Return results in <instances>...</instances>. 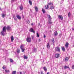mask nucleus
<instances>
[{
    "instance_id": "obj_6",
    "label": "nucleus",
    "mask_w": 74,
    "mask_h": 74,
    "mask_svg": "<svg viewBox=\"0 0 74 74\" xmlns=\"http://www.w3.org/2000/svg\"><path fill=\"white\" fill-rule=\"evenodd\" d=\"M55 49L56 51H58V52H60V48H59V47H57L55 48Z\"/></svg>"
},
{
    "instance_id": "obj_5",
    "label": "nucleus",
    "mask_w": 74,
    "mask_h": 74,
    "mask_svg": "<svg viewBox=\"0 0 74 74\" xmlns=\"http://www.w3.org/2000/svg\"><path fill=\"white\" fill-rule=\"evenodd\" d=\"M58 18L60 19L61 21H62L63 19V16L61 15H59L58 16Z\"/></svg>"
},
{
    "instance_id": "obj_28",
    "label": "nucleus",
    "mask_w": 74,
    "mask_h": 74,
    "mask_svg": "<svg viewBox=\"0 0 74 74\" xmlns=\"http://www.w3.org/2000/svg\"><path fill=\"white\" fill-rule=\"evenodd\" d=\"M43 69H44V70L45 71H47V68H46V67H44Z\"/></svg>"
},
{
    "instance_id": "obj_17",
    "label": "nucleus",
    "mask_w": 74,
    "mask_h": 74,
    "mask_svg": "<svg viewBox=\"0 0 74 74\" xmlns=\"http://www.w3.org/2000/svg\"><path fill=\"white\" fill-rule=\"evenodd\" d=\"M11 41L12 42L13 41V40H14V37L13 36H11Z\"/></svg>"
},
{
    "instance_id": "obj_46",
    "label": "nucleus",
    "mask_w": 74,
    "mask_h": 74,
    "mask_svg": "<svg viewBox=\"0 0 74 74\" xmlns=\"http://www.w3.org/2000/svg\"><path fill=\"white\" fill-rule=\"evenodd\" d=\"M31 25H33V23L31 24Z\"/></svg>"
},
{
    "instance_id": "obj_29",
    "label": "nucleus",
    "mask_w": 74,
    "mask_h": 74,
    "mask_svg": "<svg viewBox=\"0 0 74 74\" xmlns=\"http://www.w3.org/2000/svg\"><path fill=\"white\" fill-rule=\"evenodd\" d=\"M10 62H11V63H12L13 62H14V60L12 59L11 58L10 60Z\"/></svg>"
},
{
    "instance_id": "obj_47",
    "label": "nucleus",
    "mask_w": 74,
    "mask_h": 74,
    "mask_svg": "<svg viewBox=\"0 0 74 74\" xmlns=\"http://www.w3.org/2000/svg\"><path fill=\"white\" fill-rule=\"evenodd\" d=\"M38 24H39V25H40V23H38Z\"/></svg>"
},
{
    "instance_id": "obj_13",
    "label": "nucleus",
    "mask_w": 74,
    "mask_h": 74,
    "mask_svg": "<svg viewBox=\"0 0 74 74\" xmlns=\"http://www.w3.org/2000/svg\"><path fill=\"white\" fill-rule=\"evenodd\" d=\"M34 8H35V11L36 12H38V8H37V6H35Z\"/></svg>"
},
{
    "instance_id": "obj_38",
    "label": "nucleus",
    "mask_w": 74,
    "mask_h": 74,
    "mask_svg": "<svg viewBox=\"0 0 74 74\" xmlns=\"http://www.w3.org/2000/svg\"><path fill=\"white\" fill-rule=\"evenodd\" d=\"M40 74H44V73H43V72L41 71Z\"/></svg>"
},
{
    "instance_id": "obj_44",
    "label": "nucleus",
    "mask_w": 74,
    "mask_h": 74,
    "mask_svg": "<svg viewBox=\"0 0 74 74\" xmlns=\"http://www.w3.org/2000/svg\"><path fill=\"white\" fill-rule=\"evenodd\" d=\"M15 1V0H12V1Z\"/></svg>"
},
{
    "instance_id": "obj_41",
    "label": "nucleus",
    "mask_w": 74,
    "mask_h": 74,
    "mask_svg": "<svg viewBox=\"0 0 74 74\" xmlns=\"http://www.w3.org/2000/svg\"><path fill=\"white\" fill-rule=\"evenodd\" d=\"M3 70H4V69H5V67H4V66H3Z\"/></svg>"
},
{
    "instance_id": "obj_7",
    "label": "nucleus",
    "mask_w": 74,
    "mask_h": 74,
    "mask_svg": "<svg viewBox=\"0 0 74 74\" xmlns=\"http://www.w3.org/2000/svg\"><path fill=\"white\" fill-rule=\"evenodd\" d=\"M20 48L22 50V52H23L25 50V49H23V45H21L20 47Z\"/></svg>"
},
{
    "instance_id": "obj_42",
    "label": "nucleus",
    "mask_w": 74,
    "mask_h": 74,
    "mask_svg": "<svg viewBox=\"0 0 74 74\" xmlns=\"http://www.w3.org/2000/svg\"><path fill=\"white\" fill-rule=\"evenodd\" d=\"M46 37V36H45V35H44V38H45Z\"/></svg>"
},
{
    "instance_id": "obj_11",
    "label": "nucleus",
    "mask_w": 74,
    "mask_h": 74,
    "mask_svg": "<svg viewBox=\"0 0 74 74\" xmlns=\"http://www.w3.org/2000/svg\"><path fill=\"white\" fill-rule=\"evenodd\" d=\"M30 32H33V33H35V32L34 31V30L33 29L31 28L29 30Z\"/></svg>"
},
{
    "instance_id": "obj_31",
    "label": "nucleus",
    "mask_w": 74,
    "mask_h": 74,
    "mask_svg": "<svg viewBox=\"0 0 74 74\" xmlns=\"http://www.w3.org/2000/svg\"><path fill=\"white\" fill-rule=\"evenodd\" d=\"M36 35L37 36V37H39L40 36H39V35L38 34V32H37Z\"/></svg>"
},
{
    "instance_id": "obj_1",
    "label": "nucleus",
    "mask_w": 74,
    "mask_h": 74,
    "mask_svg": "<svg viewBox=\"0 0 74 74\" xmlns=\"http://www.w3.org/2000/svg\"><path fill=\"white\" fill-rule=\"evenodd\" d=\"M6 29L5 26L3 27V31L1 32V34L3 35V36H4V34H5V33H4L6 32Z\"/></svg>"
},
{
    "instance_id": "obj_16",
    "label": "nucleus",
    "mask_w": 74,
    "mask_h": 74,
    "mask_svg": "<svg viewBox=\"0 0 74 74\" xmlns=\"http://www.w3.org/2000/svg\"><path fill=\"white\" fill-rule=\"evenodd\" d=\"M52 22L51 21V20L50 19H49V24H51L52 23Z\"/></svg>"
},
{
    "instance_id": "obj_12",
    "label": "nucleus",
    "mask_w": 74,
    "mask_h": 74,
    "mask_svg": "<svg viewBox=\"0 0 74 74\" xmlns=\"http://www.w3.org/2000/svg\"><path fill=\"white\" fill-rule=\"evenodd\" d=\"M16 17L18 19H21V17L19 15H17L16 16Z\"/></svg>"
},
{
    "instance_id": "obj_22",
    "label": "nucleus",
    "mask_w": 74,
    "mask_h": 74,
    "mask_svg": "<svg viewBox=\"0 0 74 74\" xmlns=\"http://www.w3.org/2000/svg\"><path fill=\"white\" fill-rule=\"evenodd\" d=\"M17 53H18L20 52V50L18 49L17 50Z\"/></svg>"
},
{
    "instance_id": "obj_30",
    "label": "nucleus",
    "mask_w": 74,
    "mask_h": 74,
    "mask_svg": "<svg viewBox=\"0 0 74 74\" xmlns=\"http://www.w3.org/2000/svg\"><path fill=\"white\" fill-rule=\"evenodd\" d=\"M2 16L3 18H4V17H5V14H2Z\"/></svg>"
},
{
    "instance_id": "obj_2",
    "label": "nucleus",
    "mask_w": 74,
    "mask_h": 74,
    "mask_svg": "<svg viewBox=\"0 0 74 74\" xmlns=\"http://www.w3.org/2000/svg\"><path fill=\"white\" fill-rule=\"evenodd\" d=\"M53 5V3H49L48 4V5H46L45 7V9H48V5Z\"/></svg>"
},
{
    "instance_id": "obj_45",
    "label": "nucleus",
    "mask_w": 74,
    "mask_h": 74,
    "mask_svg": "<svg viewBox=\"0 0 74 74\" xmlns=\"http://www.w3.org/2000/svg\"><path fill=\"white\" fill-rule=\"evenodd\" d=\"M72 30H74V28H72Z\"/></svg>"
},
{
    "instance_id": "obj_14",
    "label": "nucleus",
    "mask_w": 74,
    "mask_h": 74,
    "mask_svg": "<svg viewBox=\"0 0 74 74\" xmlns=\"http://www.w3.org/2000/svg\"><path fill=\"white\" fill-rule=\"evenodd\" d=\"M47 48H50V45H49V43H47Z\"/></svg>"
},
{
    "instance_id": "obj_43",
    "label": "nucleus",
    "mask_w": 74,
    "mask_h": 74,
    "mask_svg": "<svg viewBox=\"0 0 74 74\" xmlns=\"http://www.w3.org/2000/svg\"><path fill=\"white\" fill-rule=\"evenodd\" d=\"M39 41H41V40L40 39H39Z\"/></svg>"
},
{
    "instance_id": "obj_24",
    "label": "nucleus",
    "mask_w": 74,
    "mask_h": 74,
    "mask_svg": "<svg viewBox=\"0 0 74 74\" xmlns=\"http://www.w3.org/2000/svg\"><path fill=\"white\" fill-rule=\"evenodd\" d=\"M29 3L30 5H32V1H31L29 0Z\"/></svg>"
},
{
    "instance_id": "obj_33",
    "label": "nucleus",
    "mask_w": 74,
    "mask_h": 74,
    "mask_svg": "<svg viewBox=\"0 0 74 74\" xmlns=\"http://www.w3.org/2000/svg\"><path fill=\"white\" fill-rule=\"evenodd\" d=\"M54 7H53V6H51L50 8V9H51V10H53V9H54Z\"/></svg>"
},
{
    "instance_id": "obj_36",
    "label": "nucleus",
    "mask_w": 74,
    "mask_h": 74,
    "mask_svg": "<svg viewBox=\"0 0 74 74\" xmlns=\"http://www.w3.org/2000/svg\"><path fill=\"white\" fill-rule=\"evenodd\" d=\"M71 15V14L70 13V12H69L68 13L69 17H70V16Z\"/></svg>"
},
{
    "instance_id": "obj_27",
    "label": "nucleus",
    "mask_w": 74,
    "mask_h": 74,
    "mask_svg": "<svg viewBox=\"0 0 74 74\" xmlns=\"http://www.w3.org/2000/svg\"><path fill=\"white\" fill-rule=\"evenodd\" d=\"M16 71H13L12 72V74H16Z\"/></svg>"
},
{
    "instance_id": "obj_18",
    "label": "nucleus",
    "mask_w": 74,
    "mask_h": 74,
    "mask_svg": "<svg viewBox=\"0 0 74 74\" xmlns=\"http://www.w3.org/2000/svg\"><path fill=\"white\" fill-rule=\"evenodd\" d=\"M57 35H58V32H56L54 33V35L55 36H56Z\"/></svg>"
},
{
    "instance_id": "obj_32",
    "label": "nucleus",
    "mask_w": 74,
    "mask_h": 74,
    "mask_svg": "<svg viewBox=\"0 0 74 74\" xmlns=\"http://www.w3.org/2000/svg\"><path fill=\"white\" fill-rule=\"evenodd\" d=\"M33 51L34 52H36V48H34Z\"/></svg>"
},
{
    "instance_id": "obj_3",
    "label": "nucleus",
    "mask_w": 74,
    "mask_h": 74,
    "mask_svg": "<svg viewBox=\"0 0 74 74\" xmlns=\"http://www.w3.org/2000/svg\"><path fill=\"white\" fill-rule=\"evenodd\" d=\"M26 40L27 42H31V38L30 37H27L26 39Z\"/></svg>"
},
{
    "instance_id": "obj_35",
    "label": "nucleus",
    "mask_w": 74,
    "mask_h": 74,
    "mask_svg": "<svg viewBox=\"0 0 74 74\" xmlns=\"http://www.w3.org/2000/svg\"><path fill=\"white\" fill-rule=\"evenodd\" d=\"M14 20H15V21H16L17 20V19H16V17L14 16Z\"/></svg>"
},
{
    "instance_id": "obj_23",
    "label": "nucleus",
    "mask_w": 74,
    "mask_h": 74,
    "mask_svg": "<svg viewBox=\"0 0 74 74\" xmlns=\"http://www.w3.org/2000/svg\"><path fill=\"white\" fill-rule=\"evenodd\" d=\"M5 71L6 73H10V71L9 70H5Z\"/></svg>"
},
{
    "instance_id": "obj_4",
    "label": "nucleus",
    "mask_w": 74,
    "mask_h": 74,
    "mask_svg": "<svg viewBox=\"0 0 74 74\" xmlns=\"http://www.w3.org/2000/svg\"><path fill=\"white\" fill-rule=\"evenodd\" d=\"M69 44L68 42H67L66 43L65 45V47L66 48V49H67L68 48V47H69Z\"/></svg>"
},
{
    "instance_id": "obj_21",
    "label": "nucleus",
    "mask_w": 74,
    "mask_h": 74,
    "mask_svg": "<svg viewBox=\"0 0 74 74\" xmlns=\"http://www.w3.org/2000/svg\"><path fill=\"white\" fill-rule=\"evenodd\" d=\"M52 42L53 45H54V42H55V40H54V38H53Z\"/></svg>"
},
{
    "instance_id": "obj_26",
    "label": "nucleus",
    "mask_w": 74,
    "mask_h": 74,
    "mask_svg": "<svg viewBox=\"0 0 74 74\" xmlns=\"http://www.w3.org/2000/svg\"><path fill=\"white\" fill-rule=\"evenodd\" d=\"M24 58L25 59H27V57L25 55H24Z\"/></svg>"
},
{
    "instance_id": "obj_20",
    "label": "nucleus",
    "mask_w": 74,
    "mask_h": 74,
    "mask_svg": "<svg viewBox=\"0 0 74 74\" xmlns=\"http://www.w3.org/2000/svg\"><path fill=\"white\" fill-rule=\"evenodd\" d=\"M42 11L43 12V13L44 14V13H45V9H42Z\"/></svg>"
},
{
    "instance_id": "obj_9",
    "label": "nucleus",
    "mask_w": 74,
    "mask_h": 74,
    "mask_svg": "<svg viewBox=\"0 0 74 74\" xmlns=\"http://www.w3.org/2000/svg\"><path fill=\"white\" fill-rule=\"evenodd\" d=\"M60 56V54L58 53H57L55 55V57L56 58H58Z\"/></svg>"
},
{
    "instance_id": "obj_39",
    "label": "nucleus",
    "mask_w": 74,
    "mask_h": 74,
    "mask_svg": "<svg viewBox=\"0 0 74 74\" xmlns=\"http://www.w3.org/2000/svg\"><path fill=\"white\" fill-rule=\"evenodd\" d=\"M32 39H33V38H34V36H32Z\"/></svg>"
},
{
    "instance_id": "obj_34",
    "label": "nucleus",
    "mask_w": 74,
    "mask_h": 74,
    "mask_svg": "<svg viewBox=\"0 0 74 74\" xmlns=\"http://www.w3.org/2000/svg\"><path fill=\"white\" fill-rule=\"evenodd\" d=\"M23 9V7H22V6H21L20 7V10H22Z\"/></svg>"
},
{
    "instance_id": "obj_37",
    "label": "nucleus",
    "mask_w": 74,
    "mask_h": 74,
    "mask_svg": "<svg viewBox=\"0 0 74 74\" xmlns=\"http://www.w3.org/2000/svg\"><path fill=\"white\" fill-rule=\"evenodd\" d=\"M72 69H74V65H72Z\"/></svg>"
},
{
    "instance_id": "obj_25",
    "label": "nucleus",
    "mask_w": 74,
    "mask_h": 74,
    "mask_svg": "<svg viewBox=\"0 0 74 74\" xmlns=\"http://www.w3.org/2000/svg\"><path fill=\"white\" fill-rule=\"evenodd\" d=\"M48 17L49 18V19H50L51 20V16L49 15H48Z\"/></svg>"
},
{
    "instance_id": "obj_48",
    "label": "nucleus",
    "mask_w": 74,
    "mask_h": 74,
    "mask_svg": "<svg viewBox=\"0 0 74 74\" xmlns=\"http://www.w3.org/2000/svg\"><path fill=\"white\" fill-rule=\"evenodd\" d=\"M23 74H25V73H23Z\"/></svg>"
},
{
    "instance_id": "obj_40",
    "label": "nucleus",
    "mask_w": 74,
    "mask_h": 74,
    "mask_svg": "<svg viewBox=\"0 0 74 74\" xmlns=\"http://www.w3.org/2000/svg\"><path fill=\"white\" fill-rule=\"evenodd\" d=\"M22 74V72H20V74Z\"/></svg>"
},
{
    "instance_id": "obj_8",
    "label": "nucleus",
    "mask_w": 74,
    "mask_h": 74,
    "mask_svg": "<svg viewBox=\"0 0 74 74\" xmlns=\"http://www.w3.org/2000/svg\"><path fill=\"white\" fill-rule=\"evenodd\" d=\"M64 69H68L69 70H70V68H69V67L68 66H65L64 67Z\"/></svg>"
},
{
    "instance_id": "obj_10",
    "label": "nucleus",
    "mask_w": 74,
    "mask_h": 74,
    "mask_svg": "<svg viewBox=\"0 0 74 74\" xmlns=\"http://www.w3.org/2000/svg\"><path fill=\"white\" fill-rule=\"evenodd\" d=\"M6 29H7L8 31H10L11 30V28L9 26L7 27Z\"/></svg>"
},
{
    "instance_id": "obj_15",
    "label": "nucleus",
    "mask_w": 74,
    "mask_h": 74,
    "mask_svg": "<svg viewBox=\"0 0 74 74\" xmlns=\"http://www.w3.org/2000/svg\"><path fill=\"white\" fill-rule=\"evenodd\" d=\"M69 60V57H66L65 59V62H68Z\"/></svg>"
},
{
    "instance_id": "obj_19",
    "label": "nucleus",
    "mask_w": 74,
    "mask_h": 74,
    "mask_svg": "<svg viewBox=\"0 0 74 74\" xmlns=\"http://www.w3.org/2000/svg\"><path fill=\"white\" fill-rule=\"evenodd\" d=\"M62 49L63 51H65V48L64 47H62Z\"/></svg>"
}]
</instances>
